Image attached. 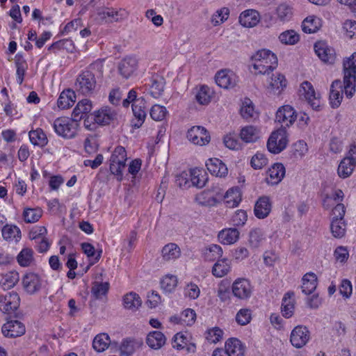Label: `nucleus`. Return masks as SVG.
<instances>
[{"label":"nucleus","mask_w":356,"mask_h":356,"mask_svg":"<svg viewBox=\"0 0 356 356\" xmlns=\"http://www.w3.org/2000/svg\"><path fill=\"white\" fill-rule=\"evenodd\" d=\"M22 284L26 291L33 294L40 289V280L35 273L26 274L22 280Z\"/></svg>","instance_id":"22"},{"label":"nucleus","mask_w":356,"mask_h":356,"mask_svg":"<svg viewBox=\"0 0 356 356\" xmlns=\"http://www.w3.org/2000/svg\"><path fill=\"white\" fill-rule=\"evenodd\" d=\"M268 163V159L266 156L262 153H257L254 154L250 161L251 166L254 169H261Z\"/></svg>","instance_id":"59"},{"label":"nucleus","mask_w":356,"mask_h":356,"mask_svg":"<svg viewBox=\"0 0 356 356\" xmlns=\"http://www.w3.org/2000/svg\"><path fill=\"white\" fill-rule=\"evenodd\" d=\"M19 280V274L16 271L8 272L2 275L0 285L3 289H10L15 286Z\"/></svg>","instance_id":"40"},{"label":"nucleus","mask_w":356,"mask_h":356,"mask_svg":"<svg viewBox=\"0 0 356 356\" xmlns=\"http://www.w3.org/2000/svg\"><path fill=\"white\" fill-rule=\"evenodd\" d=\"M78 126L77 120L66 117L56 119L53 124L55 132L64 138L75 137Z\"/></svg>","instance_id":"3"},{"label":"nucleus","mask_w":356,"mask_h":356,"mask_svg":"<svg viewBox=\"0 0 356 356\" xmlns=\"http://www.w3.org/2000/svg\"><path fill=\"white\" fill-rule=\"evenodd\" d=\"M145 100L144 98H138L136 102L132 104V111L135 118L137 120L136 122H133V127L139 128L143 124L147 115Z\"/></svg>","instance_id":"17"},{"label":"nucleus","mask_w":356,"mask_h":356,"mask_svg":"<svg viewBox=\"0 0 356 356\" xmlns=\"http://www.w3.org/2000/svg\"><path fill=\"white\" fill-rule=\"evenodd\" d=\"M1 330L5 337L10 338L22 336L26 332L24 325L17 320L8 321L3 325Z\"/></svg>","instance_id":"11"},{"label":"nucleus","mask_w":356,"mask_h":356,"mask_svg":"<svg viewBox=\"0 0 356 356\" xmlns=\"http://www.w3.org/2000/svg\"><path fill=\"white\" fill-rule=\"evenodd\" d=\"M321 26V20L319 18L310 16L307 17L302 22V29L306 33H314L318 31Z\"/></svg>","instance_id":"41"},{"label":"nucleus","mask_w":356,"mask_h":356,"mask_svg":"<svg viewBox=\"0 0 356 356\" xmlns=\"http://www.w3.org/2000/svg\"><path fill=\"white\" fill-rule=\"evenodd\" d=\"M195 199L199 204L205 207H213L218 203L216 197H213L210 192L206 190L197 194Z\"/></svg>","instance_id":"49"},{"label":"nucleus","mask_w":356,"mask_h":356,"mask_svg":"<svg viewBox=\"0 0 356 356\" xmlns=\"http://www.w3.org/2000/svg\"><path fill=\"white\" fill-rule=\"evenodd\" d=\"M268 177L266 178L268 184L274 185L280 183L285 175V168L282 163H275L267 172Z\"/></svg>","instance_id":"21"},{"label":"nucleus","mask_w":356,"mask_h":356,"mask_svg":"<svg viewBox=\"0 0 356 356\" xmlns=\"http://www.w3.org/2000/svg\"><path fill=\"white\" fill-rule=\"evenodd\" d=\"M225 350L228 356H244L245 346L238 339L231 338L225 343Z\"/></svg>","instance_id":"23"},{"label":"nucleus","mask_w":356,"mask_h":356,"mask_svg":"<svg viewBox=\"0 0 356 356\" xmlns=\"http://www.w3.org/2000/svg\"><path fill=\"white\" fill-rule=\"evenodd\" d=\"M218 86L225 89L232 88L236 85V76L230 70H220L215 76Z\"/></svg>","instance_id":"16"},{"label":"nucleus","mask_w":356,"mask_h":356,"mask_svg":"<svg viewBox=\"0 0 356 356\" xmlns=\"http://www.w3.org/2000/svg\"><path fill=\"white\" fill-rule=\"evenodd\" d=\"M138 67V60L134 56L123 58L118 64L120 74L124 79H129L136 72Z\"/></svg>","instance_id":"13"},{"label":"nucleus","mask_w":356,"mask_h":356,"mask_svg":"<svg viewBox=\"0 0 356 356\" xmlns=\"http://www.w3.org/2000/svg\"><path fill=\"white\" fill-rule=\"evenodd\" d=\"M110 343L111 340L109 336L106 333H102L95 337L92 346L97 352L100 353L104 351Z\"/></svg>","instance_id":"43"},{"label":"nucleus","mask_w":356,"mask_h":356,"mask_svg":"<svg viewBox=\"0 0 356 356\" xmlns=\"http://www.w3.org/2000/svg\"><path fill=\"white\" fill-rule=\"evenodd\" d=\"M241 139L246 143H255L260 138V130L257 127L249 125L243 127L240 132Z\"/></svg>","instance_id":"26"},{"label":"nucleus","mask_w":356,"mask_h":356,"mask_svg":"<svg viewBox=\"0 0 356 356\" xmlns=\"http://www.w3.org/2000/svg\"><path fill=\"white\" fill-rule=\"evenodd\" d=\"M223 331L218 328L214 327L207 332L206 339L208 341L213 343L218 342L222 337Z\"/></svg>","instance_id":"63"},{"label":"nucleus","mask_w":356,"mask_h":356,"mask_svg":"<svg viewBox=\"0 0 356 356\" xmlns=\"http://www.w3.org/2000/svg\"><path fill=\"white\" fill-rule=\"evenodd\" d=\"M92 108V102L88 99H83L78 102L76 107L74 108L72 112V116H74L77 122L80 120L83 115H87L91 111Z\"/></svg>","instance_id":"33"},{"label":"nucleus","mask_w":356,"mask_h":356,"mask_svg":"<svg viewBox=\"0 0 356 356\" xmlns=\"http://www.w3.org/2000/svg\"><path fill=\"white\" fill-rule=\"evenodd\" d=\"M221 243L230 245L236 243L239 238V232L236 228H228L220 231L218 235Z\"/></svg>","instance_id":"29"},{"label":"nucleus","mask_w":356,"mask_h":356,"mask_svg":"<svg viewBox=\"0 0 356 356\" xmlns=\"http://www.w3.org/2000/svg\"><path fill=\"white\" fill-rule=\"evenodd\" d=\"M302 292L305 295H309L317 286V276L314 273H307L302 277Z\"/></svg>","instance_id":"31"},{"label":"nucleus","mask_w":356,"mask_h":356,"mask_svg":"<svg viewBox=\"0 0 356 356\" xmlns=\"http://www.w3.org/2000/svg\"><path fill=\"white\" fill-rule=\"evenodd\" d=\"M314 51L324 63L332 64L335 61V51L325 42L318 41L314 44Z\"/></svg>","instance_id":"9"},{"label":"nucleus","mask_w":356,"mask_h":356,"mask_svg":"<svg viewBox=\"0 0 356 356\" xmlns=\"http://www.w3.org/2000/svg\"><path fill=\"white\" fill-rule=\"evenodd\" d=\"M309 340V332L305 326L298 325L291 333V343L297 348H300L305 346Z\"/></svg>","instance_id":"8"},{"label":"nucleus","mask_w":356,"mask_h":356,"mask_svg":"<svg viewBox=\"0 0 356 356\" xmlns=\"http://www.w3.org/2000/svg\"><path fill=\"white\" fill-rule=\"evenodd\" d=\"M109 289L108 282H95L92 286L91 293L95 299H100L106 296Z\"/></svg>","instance_id":"52"},{"label":"nucleus","mask_w":356,"mask_h":356,"mask_svg":"<svg viewBox=\"0 0 356 356\" xmlns=\"http://www.w3.org/2000/svg\"><path fill=\"white\" fill-rule=\"evenodd\" d=\"M165 335L159 331L150 332L146 339L147 344L152 349L158 350L165 343Z\"/></svg>","instance_id":"27"},{"label":"nucleus","mask_w":356,"mask_h":356,"mask_svg":"<svg viewBox=\"0 0 356 356\" xmlns=\"http://www.w3.org/2000/svg\"><path fill=\"white\" fill-rule=\"evenodd\" d=\"M302 95L307 100L308 103L314 109H317L320 106V97L317 95L312 85L308 81H304L301 84V90Z\"/></svg>","instance_id":"18"},{"label":"nucleus","mask_w":356,"mask_h":356,"mask_svg":"<svg viewBox=\"0 0 356 356\" xmlns=\"http://www.w3.org/2000/svg\"><path fill=\"white\" fill-rule=\"evenodd\" d=\"M286 84L285 76L280 73H277L270 78L268 89L274 94L279 95L286 88Z\"/></svg>","instance_id":"25"},{"label":"nucleus","mask_w":356,"mask_h":356,"mask_svg":"<svg viewBox=\"0 0 356 356\" xmlns=\"http://www.w3.org/2000/svg\"><path fill=\"white\" fill-rule=\"evenodd\" d=\"M252 65L256 74H269L277 66V58L271 51L261 49L252 56Z\"/></svg>","instance_id":"1"},{"label":"nucleus","mask_w":356,"mask_h":356,"mask_svg":"<svg viewBox=\"0 0 356 356\" xmlns=\"http://www.w3.org/2000/svg\"><path fill=\"white\" fill-rule=\"evenodd\" d=\"M240 24L245 27H253L259 22V13L254 10H246L239 16Z\"/></svg>","instance_id":"30"},{"label":"nucleus","mask_w":356,"mask_h":356,"mask_svg":"<svg viewBox=\"0 0 356 356\" xmlns=\"http://www.w3.org/2000/svg\"><path fill=\"white\" fill-rule=\"evenodd\" d=\"M33 253L31 248L22 249L17 257L19 264L24 267L30 266L33 260Z\"/></svg>","instance_id":"53"},{"label":"nucleus","mask_w":356,"mask_h":356,"mask_svg":"<svg viewBox=\"0 0 356 356\" xmlns=\"http://www.w3.org/2000/svg\"><path fill=\"white\" fill-rule=\"evenodd\" d=\"M223 198L229 207H236L241 201V193L238 187L229 188L224 195Z\"/></svg>","instance_id":"36"},{"label":"nucleus","mask_w":356,"mask_h":356,"mask_svg":"<svg viewBox=\"0 0 356 356\" xmlns=\"http://www.w3.org/2000/svg\"><path fill=\"white\" fill-rule=\"evenodd\" d=\"M2 236L6 241H16L21 238L20 229L15 225H6L2 228Z\"/></svg>","instance_id":"47"},{"label":"nucleus","mask_w":356,"mask_h":356,"mask_svg":"<svg viewBox=\"0 0 356 356\" xmlns=\"http://www.w3.org/2000/svg\"><path fill=\"white\" fill-rule=\"evenodd\" d=\"M20 298L14 291L8 292L6 295H0V310L4 314H12L19 307Z\"/></svg>","instance_id":"6"},{"label":"nucleus","mask_w":356,"mask_h":356,"mask_svg":"<svg viewBox=\"0 0 356 356\" xmlns=\"http://www.w3.org/2000/svg\"><path fill=\"white\" fill-rule=\"evenodd\" d=\"M181 255L179 247L174 243L164 245L161 250V256L164 261H170L178 259Z\"/></svg>","instance_id":"28"},{"label":"nucleus","mask_w":356,"mask_h":356,"mask_svg":"<svg viewBox=\"0 0 356 356\" xmlns=\"http://www.w3.org/2000/svg\"><path fill=\"white\" fill-rule=\"evenodd\" d=\"M118 160L121 163H126L127 152L124 147L122 146L115 147L110 158V162H115V161Z\"/></svg>","instance_id":"62"},{"label":"nucleus","mask_w":356,"mask_h":356,"mask_svg":"<svg viewBox=\"0 0 356 356\" xmlns=\"http://www.w3.org/2000/svg\"><path fill=\"white\" fill-rule=\"evenodd\" d=\"M15 63L17 68V81L21 85L24 81V76L28 65L22 55L20 54H17L15 56Z\"/></svg>","instance_id":"42"},{"label":"nucleus","mask_w":356,"mask_h":356,"mask_svg":"<svg viewBox=\"0 0 356 356\" xmlns=\"http://www.w3.org/2000/svg\"><path fill=\"white\" fill-rule=\"evenodd\" d=\"M232 292L236 297L240 299H246L251 296V284L246 279H237L232 284Z\"/></svg>","instance_id":"15"},{"label":"nucleus","mask_w":356,"mask_h":356,"mask_svg":"<svg viewBox=\"0 0 356 356\" xmlns=\"http://www.w3.org/2000/svg\"><path fill=\"white\" fill-rule=\"evenodd\" d=\"M222 255V248L216 244H212L206 248L204 252L205 260L213 261L219 259Z\"/></svg>","instance_id":"48"},{"label":"nucleus","mask_w":356,"mask_h":356,"mask_svg":"<svg viewBox=\"0 0 356 356\" xmlns=\"http://www.w3.org/2000/svg\"><path fill=\"white\" fill-rule=\"evenodd\" d=\"M117 116L115 110L108 106H104L94 113L92 118L98 124L107 125L115 121Z\"/></svg>","instance_id":"10"},{"label":"nucleus","mask_w":356,"mask_h":356,"mask_svg":"<svg viewBox=\"0 0 356 356\" xmlns=\"http://www.w3.org/2000/svg\"><path fill=\"white\" fill-rule=\"evenodd\" d=\"M42 214V209H26L23 212L24 219L26 222L33 223L39 220Z\"/></svg>","instance_id":"55"},{"label":"nucleus","mask_w":356,"mask_h":356,"mask_svg":"<svg viewBox=\"0 0 356 356\" xmlns=\"http://www.w3.org/2000/svg\"><path fill=\"white\" fill-rule=\"evenodd\" d=\"M240 113L242 118L246 120H255L259 117L258 113L254 110L252 102L248 98H245L243 102Z\"/></svg>","instance_id":"35"},{"label":"nucleus","mask_w":356,"mask_h":356,"mask_svg":"<svg viewBox=\"0 0 356 356\" xmlns=\"http://www.w3.org/2000/svg\"><path fill=\"white\" fill-rule=\"evenodd\" d=\"M29 135L31 143L34 145L42 147L48 143L47 137L42 129L32 130L29 131Z\"/></svg>","instance_id":"39"},{"label":"nucleus","mask_w":356,"mask_h":356,"mask_svg":"<svg viewBox=\"0 0 356 356\" xmlns=\"http://www.w3.org/2000/svg\"><path fill=\"white\" fill-rule=\"evenodd\" d=\"M142 343L138 342L132 339H124L120 347V355L121 356H130L136 350V348H138Z\"/></svg>","instance_id":"45"},{"label":"nucleus","mask_w":356,"mask_h":356,"mask_svg":"<svg viewBox=\"0 0 356 356\" xmlns=\"http://www.w3.org/2000/svg\"><path fill=\"white\" fill-rule=\"evenodd\" d=\"M277 14L282 21H287L292 17V9L286 4H280L277 8Z\"/></svg>","instance_id":"60"},{"label":"nucleus","mask_w":356,"mask_h":356,"mask_svg":"<svg viewBox=\"0 0 356 356\" xmlns=\"http://www.w3.org/2000/svg\"><path fill=\"white\" fill-rule=\"evenodd\" d=\"M251 319V312L248 309H240L236 316V322L241 325H245L250 323Z\"/></svg>","instance_id":"64"},{"label":"nucleus","mask_w":356,"mask_h":356,"mask_svg":"<svg viewBox=\"0 0 356 356\" xmlns=\"http://www.w3.org/2000/svg\"><path fill=\"white\" fill-rule=\"evenodd\" d=\"M187 138L195 145H205L211 140L207 130L201 126L191 127L187 133Z\"/></svg>","instance_id":"7"},{"label":"nucleus","mask_w":356,"mask_h":356,"mask_svg":"<svg viewBox=\"0 0 356 356\" xmlns=\"http://www.w3.org/2000/svg\"><path fill=\"white\" fill-rule=\"evenodd\" d=\"M151 81L149 92L153 97L158 98L163 92L165 79L163 76L156 74L152 76Z\"/></svg>","instance_id":"37"},{"label":"nucleus","mask_w":356,"mask_h":356,"mask_svg":"<svg viewBox=\"0 0 356 356\" xmlns=\"http://www.w3.org/2000/svg\"><path fill=\"white\" fill-rule=\"evenodd\" d=\"M296 111L289 105L283 106L276 113V120L282 124V127H289L296 121Z\"/></svg>","instance_id":"12"},{"label":"nucleus","mask_w":356,"mask_h":356,"mask_svg":"<svg viewBox=\"0 0 356 356\" xmlns=\"http://www.w3.org/2000/svg\"><path fill=\"white\" fill-rule=\"evenodd\" d=\"M230 266L227 259H218L213 265L212 273L217 277H222L229 271Z\"/></svg>","instance_id":"44"},{"label":"nucleus","mask_w":356,"mask_h":356,"mask_svg":"<svg viewBox=\"0 0 356 356\" xmlns=\"http://www.w3.org/2000/svg\"><path fill=\"white\" fill-rule=\"evenodd\" d=\"M97 87L95 75L90 71H85L78 76L75 82L76 90L83 95H90L94 93Z\"/></svg>","instance_id":"4"},{"label":"nucleus","mask_w":356,"mask_h":356,"mask_svg":"<svg viewBox=\"0 0 356 356\" xmlns=\"http://www.w3.org/2000/svg\"><path fill=\"white\" fill-rule=\"evenodd\" d=\"M266 240L264 232L259 228H252L248 234V244L252 249L259 248Z\"/></svg>","instance_id":"24"},{"label":"nucleus","mask_w":356,"mask_h":356,"mask_svg":"<svg viewBox=\"0 0 356 356\" xmlns=\"http://www.w3.org/2000/svg\"><path fill=\"white\" fill-rule=\"evenodd\" d=\"M286 134L284 128L279 129L271 134L267 142V148L270 152L278 154L286 148L288 143Z\"/></svg>","instance_id":"5"},{"label":"nucleus","mask_w":356,"mask_h":356,"mask_svg":"<svg viewBox=\"0 0 356 356\" xmlns=\"http://www.w3.org/2000/svg\"><path fill=\"white\" fill-rule=\"evenodd\" d=\"M343 92H345L344 85L342 86L340 80H334L330 86L329 97L332 108H337L341 105Z\"/></svg>","instance_id":"14"},{"label":"nucleus","mask_w":356,"mask_h":356,"mask_svg":"<svg viewBox=\"0 0 356 356\" xmlns=\"http://www.w3.org/2000/svg\"><path fill=\"white\" fill-rule=\"evenodd\" d=\"M271 211V204L268 197L263 196L259 198L254 205V212L259 219H264L268 216Z\"/></svg>","instance_id":"20"},{"label":"nucleus","mask_w":356,"mask_h":356,"mask_svg":"<svg viewBox=\"0 0 356 356\" xmlns=\"http://www.w3.org/2000/svg\"><path fill=\"white\" fill-rule=\"evenodd\" d=\"M206 166L210 173L216 177H225L227 175V166L221 160L217 158L209 159L206 162Z\"/></svg>","instance_id":"19"},{"label":"nucleus","mask_w":356,"mask_h":356,"mask_svg":"<svg viewBox=\"0 0 356 356\" xmlns=\"http://www.w3.org/2000/svg\"><path fill=\"white\" fill-rule=\"evenodd\" d=\"M294 293L289 291L285 293L282 298V313L285 318H290L293 314L294 311V300L293 299Z\"/></svg>","instance_id":"34"},{"label":"nucleus","mask_w":356,"mask_h":356,"mask_svg":"<svg viewBox=\"0 0 356 356\" xmlns=\"http://www.w3.org/2000/svg\"><path fill=\"white\" fill-rule=\"evenodd\" d=\"M177 284V279L175 275H166L161 281V286L166 292L172 291Z\"/></svg>","instance_id":"58"},{"label":"nucleus","mask_w":356,"mask_h":356,"mask_svg":"<svg viewBox=\"0 0 356 356\" xmlns=\"http://www.w3.org/2000/svg\"><path fill=\"white\" fill-rule=\"evenodd\" d=\"M76 95L74 91L68 89L63 91L58 99L57 104L60 109H67L72 106L75 102Z\"/></svg>","instance_id":"32"},{"label":"nucleus","mask_w":356,"mask_h":356,"mask_svg":"<svg viewBox=\"0 0 356 356\" xmlns=\"http://www.w3.org/2000/svg\"><path fill=\"white\" fill-rule=\"evenodd\" d=\"M167 113L166 108L159 104L152 106L149 112L151 118L156 121L163 120Z\"/></svg>","instance_id":"57"},{"label":"nucleus","mask_w":356,"mask_h":356,"mask_svg":"<svg viewBox=\"0 0 356 356\" xmlns=\"http://www.w3.org/2000/svg\"><path fill=\"white\" fill-rule=\"evenodd\" d=\"M279 39L283 44L292 45L299 41L300 36L293 30H288L282 32L280 35Z\"/></svg>","instance_id":"54"},{"label":"nucleus","mask_w":356,"mask_h":356,"mask_svg":"<svg viewBox=\"0 0 356 356\" xmlns=\"http://www.w3.org/2000/svg\"><path fill=\"white\" fill-rule=\"evenodd\" d=\"M196 100L200 104H207L210 102L209 89L207 86H202L195 95Z\"/></svg>","instance_id":"61"},{"label":"nucleus","mask_w":356,"mask_h":356,"mask_svg":"<svg viewBox=\"0 0 356 356\" xmlns=\"http://www.w3.org/2000/svg\"><path fill=\"white\" fill-rule=\"evenodd\" d=\"M123 304L126 309L136 310L141 306L142 300L138 294L130 292L124 296Z\"/></svg>","instance_id":"38"},{"label":"nucleus","mask_w":356,"mask_h":356,"mask_svg":"<svg viewBox=\"0 0 356 356\" xmlns=\"http://www.w3.org/2000/svg\"><path fill=\"white\" fill-rule=\"evenodd\" d=\"M205 175H202L199 170H192L190 172V179L193 186L197 188H202L205 186L207 179L204 177Z\"/></svg>","instance_id":"56"},{"label":"nucleus","mask_w":356,"mask_h":356,"mask_svg":"<svg viewBox=\"0 0 356 356\" xmlns=\"http://www.w3.org/2000/svg\"><path fill=\"white\" fill-rule=\"evenodd\" d=\"M355 167L356 165L351 163L349 159L344 158L338 166V175L341 178H347L352 174Z\"/></svg>","instance_id":"46"},{"label":"nucleus","mask_w":356,"mask_h":356,"mask_svg":"<svg viewBox=\"0 0 356 356\" xmlns=\"http://www.w3.org/2000/svg\"><path fill=\"white\" fill-rule=\"evenodd\" d=\"M330 229L335 238H341L345 235L346 224L344 220L332 219L330 225Z\"/></svg>","instance_id":"51"},{"label":"nucleus","mask_w":356,"mask_h":356,"mask_svg":"<svg viewBox=\"0 0 356 356\" xmlns=\"http://www.w3.org/2000/svg\"><path fill=\"white\" fill-rule=\"evenodd\" d=\"M98 15L101 16L102 19L106 17L112 18L111 22H118L126 17L127 14L124 10L120 9L116 10L113 8H108V11L98 12Z\"/></svg>","instance_id":"50"},{"label":"nucleus","mask_w":356,"mask_h":356,"mask_svg":"<svg viewBox=\"0 0 356 356\" xmlns=\"http://www.w3.org/2000/svg\"><path fill=\"white\" fill-rule=\"evenodd\" d=\"M343 67L345 95L351 98L356 90V52L343 61Z\"/></svg>","instance_id":"2"}]
</instances>
